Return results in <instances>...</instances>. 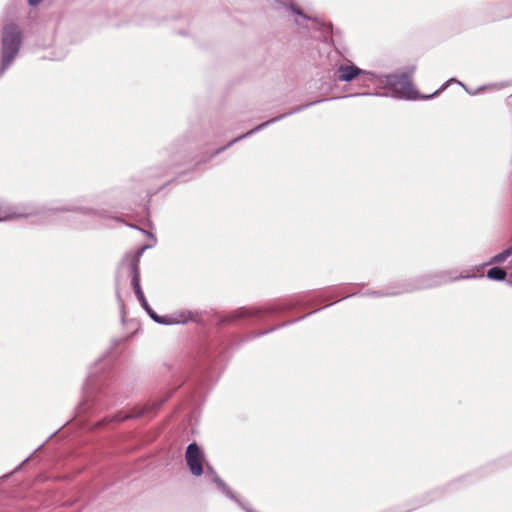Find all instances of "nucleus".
Here are the masks:
<instances>
[{"label": "nucleus", "mask_w": 512, "mask_h": 512, "mask_svg": "<svg viewBox=\"0 0 512 512\" xmlns=\"http://www.w3.org/2000/svg\"><path fill=\"white\" fill-rule=\"evenodd\" d=\"M139 302L144 309L150 307L145 297L140 299Z\"/></svg>", "instance_id": "6ab92c4d"}, {"label": "nucleus", "mask_w": 512, "mask_h": 512, "mask_svg": "<svg viewBox=\"0 0 512 512\" xmlns=\"http://www.w3.org/2000/svg\"><path fill=\"white\" fill-rule=\"evenodd\" d=\"M470 275H459L455 277H449L447 272H438L435 274H429L422 276L417 280L415 284H407L400 289L390 290L386 292H373L375 296H394L402 293L412 292L417 289H428L436 286L443 285L449 281L471 278Z\"/></svg>", "instance_id": "7ed1b4c3"}, {"label": "nucleus", "mask_w": 512, "mask_h": 512, "mask_svg": "<svg viewBox=\"0 0 512 512\" xmlns=\"http://www.w3.org/2000/svg\"><path fill=\"white\" fill-rule=\"evenodd\" d=\"M205 478L216 484L217 488L228 498L237 502L246 512H255L252 509L248 508L244 505L233 493V491L226 485V483L217 475L215 470L210 466L206 465V470H204Z\"/></svg>", "instance_id": "6e6552de"}, {"label": "nucleus", "mask_w": 512, "mask_h": 512, "mask_svg": "<svg viewBox=\"0 0 512 512\" xmlns=\"http://www.w3.org/2000/svg\"><path fill=\"white\" fill-rule=\"evenodd\" d=\"M145 311L156 323L164 325L184 324L187 323L190 319V313L187 312H179L171 315L159 316L151 307L145 308Z\"/></svg>", "instance_id": "1a4fd4ad"}, {"label": "nucleus", "mask_w": 512, "mask_h": 512, "mask_svg": "<svg viewBox=\"0 0 512 512\" xmlns=\"http://www.w3.org/2000/svg\"><path fill=\"white\" fill-rule=\"evenodd\" d=\"M74 208L70 207H62V208H51V209H45L41 212V215L43 219L48 220V217L53 214L55 211H73Z\"/></svg>", "instance_id": "dca6fc26"}, {"label": "nucleus", "mask_w": 512, "mask_h": 512, "mask_svg": "<svg viewBox=\"0 0 512 512\" xmlns=\"http://www.w3.org/2000/svg\"><path fill=\"white\" fill-rule=\"evenodd\" d=\"M151 409L152 408L144 406V407L134 408L129 413L120 412V413L116 414L115 416H113L111 419H109V422H122V421H125L128 419L139 418V417L144 416ZM105 421H108V419H106Z\"/></svg>", "instance_id": "f8f14e48"}, {"label": "nucleus", "mask_w": 512, "mask_h": 512, "mask_svg": "<svg viewBox=\"0 0 512 512\" xmlns=\"http://www.w3.org/2000/svg\"><path fill=\"white\" fill-rule=\"evenodd\" d=\"M319 102H320V101H313V102L307 103V104H305V105H303V106H300V107H298V108H296V109H294V110H292V111H290V112H288V113H285V114H282V115H280V116H278V117L272 118V119H270V120H268V121H266V122H264V123H262V124L258 125V126H257V127H255L254 129H252V130H250V131L246 132L245 134H243V135H241V136H239V137H237V138L233 139L231 142H229V143H228V145H227L226 147H229V146L233 145L234 143L238 142L239 140H241V139H243V138H246V137H248V136H251V135H253L254 133H256V132H258V131H261L262 129H264L265 127L269 126L270 124L275 123V122H277V121H279V120H281V119L285 118V117H286V116H288V115H291V114H294V113H296V112H299V111L303 110L304 108L310 107V106H312V105H314V104H317V103H319Z\"/></svg>", "instance_id": "9b49d317"}, {"label": "nucleus", "mask_w": 512, "mask_h": 512, "mask_svg": "<svg viewBox=\"0 0 512 512\" xmlns=\"http://www.w3.org/2000/svg\"><path fill=\"white\" fill-rule=\"evenodd\" d=\"M134 293H135V295H136V297H137L138 301H139L140 299H142V298H144V297H145V296H144V293H143V291H142V288H141V289H139V290L134 291Z\"/></svg>", "instance_id": "a211bd4d"}, {"label": "nucleus", "mask_w": 512, "mask_h": 512, "mask_svg": "<svg viewBox=\"0 0 512 512\" xmlns=\"http://www.w3.org/2000/svg\"><path fill=\"white\" fill-rule=\"evenodd\" d=\"M185 460L191 474L199 477L204 473V455L196 443H190L186 449Z\"/></svg>", "instance_id": "423d86ee"}, {"label": "nucleus", "mask_w": 512, "mask_h": 512, "mask_svg": "<svg viewBox=\"0 0 512 512\" xmlns=\"http://www.w3.org/2000/svg\"><path fill=\"white\" fill-rule=\"evenodd\" d=\"M226 147H223V148H220L216 151V154L220 153L221 151H223Z\"/></svg>", "instance_id": "4be33fe9"}, {"label": "nucleus", "mask_w": 512, "mask_h": 512, "mask_svg": "<svg viewBox=\"0 0 512 512\" xmlns=\"http://www.w3.org/2000/svg\"><path fill=\"white\" fill-rule=\"evenodd\" d=\"M22 45V33L20 28L10 23L3 27L1 34V69L3 74L17 57Z\"/></svg>", "instance_id": "f03ea898"}, {"label": "nucleus", "mask_w": 512, "mask_h": 512, "mask_svg": "<svg viewBox=\"0 0 512 512\" xmlns=\"http://www.w3.org/2000/svg\"><path fill=\"white\" fill-rule=\"evenodd\" d=\"M372 85H374L377 89H388L390 93H363L362 95H376V96H391L393 98L398 99H406V100H415L418 98L422 99H431L433 96L439 94L444 91L450 82H456L454 78H451L446 84L442 85V87L436 90L431 95L421 96L419 97L417 91L413 88L412 81L408 74H376L374 73ZM457 83L461 85L470 95H476L479 92L485 90H493L500 89V85L498 84H490L485 86H480L475 90H468L465 85L461 82ZM358 94H355L357 96Z\"/></svg>", "instance_id": "f257e3e1"}, {"label": "nucleus", "mask_w": 512, "mask_h": 512, "mask_svg": "<svg viewBox=\"0 0 512 512\" xmlns=\"http://www.w3.org/2000/svg\"><path fill=\"white\" fill-rule=\"evenodd\" d=\"M145 311L156 323L164 325L184 324L187 323L190 319V313L187 312H179L171 315L159 316L151 307L145 308Z\"/></svg>", "instance_id": "9d476101"}, {"label": "nucleus", "mask_w": 512, "mask_h": 512, "mask_svg": "<svg viewBox=\"0 0 512 512\" xmlns=\"http://www.w3.org/2000/svg\"><path fill=\"white\" fill-rule=\"evenodd\" d=\"M287 10H290L293 14L297 16L295 22L297 25H303L306 28H312L320 32V35H313L315 38H319L324 42H327L331 38L332 27L330 24H325L321 22L318 18L309 17L304 14L301 10L294 6L285 7Z\"/></svg>", "instance_id": "39448f33"}, {"label": "nucleus", "mask_w": 512, "mask_h": 512, "mask_svg": "<svg viewBox=\"0 0 512 512\" xmlns=\"http://www.w3.org/2000/svg\"><path fill=\"white\" fill-rule=\"evenodd\" d=\"M42 0H28V3L31 5V6H36L38 5Z\"/></svg>", "instance_id": "aec40b11"}, {"label": "nucleus", "mask_w": 512, "mask_h": 512, "mask_svg": "<svg viewBox=\"0 0 512 512\" xmlns=\"http://www.w3.org/2000/svg\"><path fill=\"white\" fill-rule=\"evenodd\" d=\"M82 213L87 216H91L93 218H104L106 217L104 211H94L91 209H84L82 210Z\"/></svg>", "instance_id": "f3484780"}, {"label": "nucleus", "mask_w": 512, "mask_h": 512, "mask_svg": "<svg viewBox=\"0 0 512 512\" xmlns=\"http://www.w3.org/2000/svg\"><path fill=\"white\" fill-rule=\"evenodd\" d=\"M149 248V246H143L138 249L135 253L126 254L123 258V263H127L130 275H131V285L134 291L141 289L140 285V273H139V262L143 252Z\"/></svg>", "instance_id": "0eeeda50"}, {"label": "nucleus", "mask_w": 512, "mask_h": 512, "mask_svg": "<svg viewBox=\"0 0 512 512\" xmlns=\"http://www.w3.org/2000/svg\"><path fill=\"white\" fill-rule=\"evenodd\" d=\"M511 254H512V251L510 249H506V250L502 251L501 253L495 255L492 258L490 263H497V264L503 263L504 261H506V259L508 257L511 256Z\"/></svg>", "instance_id": "4468645a"}, {"label": "nucleus", "mask_w": 512, "mask_h": 512, "mask_svg": "<svg viewBox=\"0 0 512 512\" xmlns=\"http://www.w3.org/2000/svg\"><path fill=\"white\" fill-rule=\"evenodd\" d=\"M34 214H37L35 211H26V209L18 210L13 213H11L9 216L5 217V220L11 219V218H17V217H29Z\"/></svg>", "instance_id": "2eb2a0df"}, {"label": "nucleus", "mask_w": 512, "mask_h": 512, "mask_svg": "<svg viewBox=\"0 0 512 512\" xmlns=\"http://www.w3.org/2000/svg\"><path fill=\"white\" fill-rule=\"evenodd\" d=\"M333 77L336 82L346 83L361 77L363 86L367 87L368 85L366 83L372 84L374 72L363 70L356 66L352 61L345 60L335 64Z\"/></svg>", "instance_id": "20e7f679"}, {"label": "nucleus", "mask_w": 512, "mask_h": 512, "mask_svg": "<svg viewBox=\"0 0 512 512\" xmlns=\"http://www.w3.org/2000/svg\"><path fill=\"white\" fill-rule=\"evenodd\" d=\"M506 275V271L500 267H493L487 271V277L491 280L503 281Z\"/></svg>", "instance_id": "ddd939ff"}, {"label": "nucleus", "mask_w": 512, "mask_h": 512, "mask_svg": "<svg viewBox=\"0 0 512 512\" xmlns=\"http://www.w3.org/2000/svg\"><path fill=\"white\" fill-rule=\"evenodd\" d=\"M147 235L153 239L154 243L156 242V239L154 238L153 234L147 233Z\"/></svg>", "instance_id": "412c9836"}]
</instances>
